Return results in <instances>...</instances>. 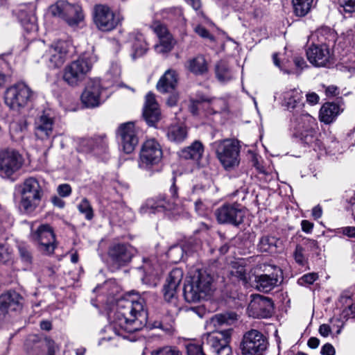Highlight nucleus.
Here are the masks:
<instances>
[{"instance_id":"obj_10","label":"nucleus","mask_w":355,"mask_h":355,"mask_svg":"<svg viewBox=\"0 0 355 355\" xmlns=\"http://www.w3.org/2000/svg\"><path fill=\"white\" fill-rule=\"evenodd\" d=\"M107 88L97 78L89 79L82 92L80 100L83 105L87 108L98 107L110 96Z\"/></svg>"},{"instance_id":"obj_22","label":"nucleus","mask_w":355,"mask_h":355,"mask_svg":"<svg viewBox=\"0 0 355 355\" xmlns=\"http://www.w3.org/2000/svg\"><path fill=\"white\" fill-rule=\"evenodd\" d=\"M21 296L15 291H8L0 295V318L10 312L19 311L22 307Z\"/></svg>"},{"instance_id":"obj_26","label":"nucleus","mask_w":355,"mask_h":355,"mask_svg":"<svg viewBox=\"0 0 355 355\" xmlns=\"http://www.w3.org/2000/svg\"><path fill=\"white\" fill-rule=\"evenodd\" d=\"M178 80L179 74L177 71L168 69L159 79L156 89L162 94L173 93L178 86Z\"/></svg>"},{"instance_id":"obj_1","label":"nucleus","mask_w":355,"mask_h":355,"mask_svg":"<svg viewBox=\"0 0 355 355\" xmlns=\"http://www.w3.org/2000/svg\"><path fill=\"white\" fill-rule=\"evenodd\" d=\"M113 311L112 331L115 335L123 339L135 340L130 334L141 329L147 318L144 300L137 294H125L112 299Z\"/></svg>"},{"instance_id":"obj_64","label":"nucleus","mask_w":355,"mask_h":355,"mask_svg":"<svg viewBox=\"0 0 355 355\" xmlns=\"http://www.w3.org/2000/svg\"><path fill=\"white\" fill-rule=\"evenodd\" d=\"M223 347L214 352L216 355H232V348L229 343L223 346Z\"/></svg>"},{"instance_id":"obj_24","label":"nucleus","mask_w":355,"mask_h":355,"mask_svg":"<svg viewBox=\"0 0 355 355\" xmlns=\"http://www.w3.org/2000/svg\"><path fill=\"white\" fill-rule=\"evenodd\" d=\"M110 284L107 281H105L103 284L98 285L94 289V292L97 293V297L96 301L99 304L95 303V301L92 300V304L96 307L100 308V305L104 309L103 311L101 309H99L101 314H105L107 317L108 324H111L110 320V315L111 313V304L110 303Z\"/></svg>"},{"instance_id":"obj_3","label":"nucleus","mask_w":355,"mask_h":355,"mask_svg":"<svg viewBox=\"0 0 355 355\" xmlns=\"http://www.w3.org/2000/svg\"><path fill=\"white\" fill-rule=\"evenodd\" d=\"M317 37L320 44H313L306 51L309 62L316 67H325L333 56L331 48L336 41V33L328 28H322L317 31Z\"/></svg>"},{"instance_id":"obj_2","label":"nucleus","mask_w":355,"mask_h":355,"mask_svg":"<svg viewBox=\"0 0 355 355\" xmlns=\"http://www.w3.org/2000/svg\"><path fill=\"white\" fill-rule=\"evenodd\" d=\"M216 289L214 277L205 270H196L184 286V296L188 302L209 298Z\"/></svg>"},{"instance_id":"obj_38","label":"nucleus","mask_w":355,"mask_h":355,"mask_svg":"<svg viewBox=\"0 0 355 355\" xmlns=\"http://www.w3.org/2000/svg\"><path fill=\"white\" fill-rule=\"evenodd\" d=\"M281 241L275 236H263L257 245L258 250L262 252H276Z\"/></svg>"},{"instance_id":"obj_29","label":"nucleus","mask_w":355,"mask_h":355,"mask_svg":"<svg viewBox=\"0 0 355 355\" xmlns=\"http://www.w3.org/2000/svg\"><path fill=\"white\" fill-rule=\"evenodd\" d=\"M142 268L145 273L144 277L142 278L143 282L152 287L156 286L162 272L157 263L153 260L144 259Z\"/></svg>"},{"instance_id":"obj_35","label":"nucleus","mask_w":355,"mask_h":355,"mask_svg":"<svg viewBox=\"0 0 355 355\" xmlns=\"http://www.w3.org/2000/svg\"><path fill=\"white\" fill-rule=\"evenodd\" d=\"M204 153V147L201 142L195 141L191 146L182 149L180 153V157L185 159L198 161L201 159Z\"/></svg>"},{"instance_id":"obj_32","label":"nucleus","mask_w":355,"mask_h":355,"mask_svg":"<svg viewBox=\"0 0 355 355\" xmlns=\"http://www.w3.org/2000/svg\"><path fill=\"white\" fill-rule=\"evenodd\" d=\"M342 111L343 108L340 105L335 103H326L320 110V120L326 124H329L336 119Z\"/></svg>"},{"instance_id":"obj_12","label":"nucleus","mask_w":355,"mask_h":355,"mask_svg":"<svg viewBox=\"0 0 355 355\" xmlns=\"http://www.w3.org/2000/svg\"><path fill=\"white\" fill-rule=\"evenodd\" d=\"M268 346L267 338L259 331L251 329L243 336L240 355H264Z\"/></svg>"},{"instance_id":"obj_49","label":"nucleus","mask_w":355,"mask_h":355,"mask_svg":"<svg viewBox=\"0 0 355 355\" xmlns=\"http://www.w3.org/2000/svg\"><path fill=\"white\" fill-rule=\"evenodd\" d=\"M26 130V123L25 121H21L19 123H12L10 125V131L12 136L14 134L19 135L17 136L16 139H22L25 135Z\"/></svg>"},{"instance_id":"obj_43","label":"nucleus","mask_w":355,"mask_h":355,"mask_svg":"<svg viewBox=\"0 0 355 355\" xmlns=\"http://www.w3.org/2000/svg\"><path fill=\"white\" fill-rule=\"evenodd\" d=\"M95 140L98 141L94 143L95 152L94 155L101 156L109 150L108 139L105 135L95 136Z\"/></svg>"},{"instance_id":"obj_60","label":"nucleus","mask_w":355,"mask_h":355,"mask_svg":"<svg viewBox=\"0 0 355 355\" xmlns=\"http://www.w3.org/2000/svg\"><path fill=\"white\" fill-rule=\"evenodd\" d=\"M153 29L159 37V40L162 37H164L165 36L170 35L166 27L161 24H154Z\"/></svg>"},{"instance_id":"obj_52","label":"nucleus","mask_w":355,"mask_h":355,"mask_svg":"<svg viewBox=\"0 0 355 355\" xmlns=\"http://www.w3.org/2000/svg\"><path fill=\"white\" fill-rule=\"evenodd\" d=\"M304 252V249L303 247L300 245H297L293 252V257L295 262L300 266H304L307 262V259Z\"/></svg>"},{"instance_id":"obj_53","label":"nucleus","mask_w":355,"mask_h":355,"mask_svg":"<svg viewBox=\"0 0 355 355\" xmlns=\"http://www.w3.org/2000/svg\"><path fill=\"white\" fill-rule=\"evenodd\" d=\"M338 4L343 9L340 12L349 14L355 12V0H338Z\"/></svg>"},{"instance_id":"obj_54","label":"nucleus","mask_w":355,"mask_h":355,"mask_svg":"<svg viewBox=\"0 0 355 355\" xmlns=\"http://www.w3.org/2000/svg\"><path fill=\"white\" fill-rule=\"evenodd\" d=\"M228 322V318L224 314H216L211 317L209 320L210 325L217 328Z\"/></svg>"},{"instance_id":"obj_16","label":"nucleus","mask_w":355,"mask_h":355,"mask_svg":"<svg viewBox=\"0 0 355 355\" xmlns=\"http://www.w3.org/2000/svg\"><path fill=\"white\" fill-rule=\"evenodd\" d=\"M139 130L134 122L121 123L116 130L120 148L126 154L132 153L139 143Z\"/></svg>"},{"instance_id":"obj_11","label":"nucleus","mask_w":355,"mask_h":355,"mask_svg":"<svg viewBox=\"0 0 355 355\" xmlns=\"http://www.w3.org/2000/svg\"><path fill=\"white\" fill-rule=\"evenodd\" d=\"M163 157V150L160 144L155 139H148L141 145L138 164L139 168L151 170L158 165Z\"/></svg>"},{"instance_id":"obj_7","label":"nucleus","mask_w":355,"mask_h":355,"mask_svg":"<svg viewBox=\"0 0 355 355\" xmlns=\"http://www.w3.org/2000/svg\"><path fill=\"white\" fill-rule=\"evenodd\" d=\"M35 97V92L24 82H19L8 87L5 92V103L13 110L28 106Z\"/></svg>"},{"instance_id":"obj_33","label":"nucleus","mask_w":355,"mask_h":355,"mask_svg":"<svg viewBox=\"0 0 355 355\" xmlns=\"http://www.w3.org/2000/svg\"><path fill=\"white\" fill-rule=\"evenodd\" d=\"M256 288L262 292L268 293L278 285L279 278L277 273L261 275L256 277Z\"/></svg>"},{"instance_id":"obj_4","label":"nucleus","mask_w":355,"mask_h":355,"mask_svg":"<svg viewBox=\"0 0 355 355\" xmlns=\"http://www.w3.org/2000/svg\"><path fill=\"white\" fill-rule=\"evenodd\" d=\"M97 61V56L92 51L85 52L76 60L65 67L63 80L70 86L78 85L92 70Z\"/></svg>"},{"instance_id":"obj_28","label":"nucleus","mask_w":355,"mask_h":355,"mask_svg":"<svg viewBox=\"0 0 355 355\" xmlns=\"http://www.w3.org/2000/svg\"><path fill=\"white\" fill-rule=\"evenodd\" d=\"M110 9L108 6L98 4L94 8V21L98 29L101 31H111Z\"/></svg>"},{"instance_id":"obj_46","label":"nucleus","mask_w":355,"mask_h":355,"mask_svg":"<svg viewBox=\"0 0 355 355\" xmlns=\"http://www.w3.org/2000/svg\"><path fill=\"white\" fill-rule=\"evenodd\" d=\"M164 18L171 21H184L182 10L179 7H173L164 9L162 12Z\"/></svg>"},{"instance_id":"obj_55","label":"nucleus","mask_w":355,"mask_h":355,"mask_svg":"<svg viewBox=\"0 0 355 355\" xmlns=\"http://www.w3.org/2000/svg\"><path fill=\"white\" fill-rule=\"evenodd\" d=\"M318 278V275L315 272H311L304 275L302 277H300L297 283L300 286H304L307 284H312L315 281H316Z\"/></svg>"},{"instance_id":"obj_50","label":"nucleus","mask_w":355,"mask_h":355,"mask_svg":"<svg viewBox=\"0 0 355 355\" xmlns=\"http://www.w3.org/2000/svg\"><path fill=\"white\" fill-rule=\"evenodd\" d=\"M78 209L81 214L85 215L87 220H89L93 218V209L87 199L83 198L78 204Z\"/></svg>"},{"instance_id":"obj_9","label":"nucleus","mask_w":355,"mask_h":355,"mask_svg":"<svg viewBox=\"0 0 355 355\" xmlns=\"http://www.w3.org/2000/svg\"><path fill=\"white\" fill-rule=\"evenodd\" d=\"M49 12L62 19L71 28L78 27L84 20L83 9L79 4H71L62 0L49 6Z\"/></svg>"},{"instance_id":"obj_39","label":"nucleus","mask_w":355,"mask_h":355,"mask_svg":"<svg viewBox=\"0 0 355 355\" xmlns=\"http://www.w3.org/2000/svg\"><path fill=\"white\" fill-rule=\"evenodd\" d=\"M166 136L170 141L180 143L186 139L187 130L186 128L182 125H171L167 129Z\"/></svg>"},{"instance_id":"obj_14","label":"nucleus","mask_w":355,"mask_h":355,"mask_svg":"<svg viewBox=\"0 0 355 355\" xmlns=\"http://www.w3.org/2000/svg\"><path fill=\"white\" fill-rule=\"evenodd\" d=\"M30 240L45 254H53L56 248L55 235L48 224L40 225L36 230L32 227Z\"/></svg>"},{"instance_id":"obj_63","label":"nucleus","mask_w":355,"mask_h":355,"mask_svg":"<svg viewBox=\"0 0 355 355\" xmlns=\"http://www.w3.org/2000/svg\"><path fill=\"white\" fill-rule=\"evenodd\" d=\"M336 351L331 344L326 343L321 349L322 355H335Z\"/></svg>"},{"instance_id":"obj_59","label":"nucleus","mask_w":355,"mask_h":355,"mask_svg":"<svg viewBox=\"0 0 355 355\" xmlns=\"http://www.w3.org/2000/svg\"><path fill=\"white\" fill-rule=\"evenodd\" d=\"M10 252L6 245L0 243V263H5L10 259Z\"/></svg>"},{"instance_id":"obj_18","label":"nucleus","mask_w":355,"mask_h":355,"mask_svg":"<svg viewBox=\"0 0 355 355\" xmlns=\"http://www.w3.org/2000/svg\"><path fill=\"white\" fill-rule=\"evenodd\" d=\"M252 298L248 305V312L253 318H266L271 315L273 304L268 297L260 295H252Z\"/></svg>"},{"instance_id":"obj_47","label":"nucleus","mask_w":355,"mask_h":355,"mask_svg":"<svg viewBox=\"0 0 355 355\" xmlns=\"http://www.w3.org/2000/svg\"><path fill=\"white\" fill-rule=\"evenodd\" d=\"M97 142L98 141L95 140V137L91 138H82L79 141L78 150L83 153H91L94 155V143Z\"/></svg>"},{"instance_id":"obj_34","label":"nucleus","mask_w":355,"mask_h":355,"mask_svg":"<svg viewBox=\"0 0 355 355\" xmlns=\"http://www.w3.org/2000/svg\"><path fill=\"white\" fill-rule=\"evenodd\" d=\"M186 68L196 75H203L208 71V64L203 55H199L189 59L185 64Z\"/></svg>"},{"instance_id":"obj_45","label":"nucleus","mask_w":355,"mask_h":355,"mask_svg":"<svg viewBox=\"0 0 355 355\" xmlns=\"http://www.w3.org/2000/svg\"><path fill=\"white\" fill-rule=\"evenodd\" d=\"M173 44V40L170 34L159 39V43L155 46V49L159 53H165L171 51Z\"/></svg>"},{"instance_id":"obj_36","label":"nucleus","mask_w":355,"mask_h":355,"mask_svg":"<svg viewBox=\"0 0 355 355\" xmlns=\"http://www.w3.org/2000/svg\"><path fill=\"white\" fill-rule=\"evenodd\" d=\"M302 92L297 89H291L284 93V105L288 110L300 108L302 103Z\"/></svg>"},{"instance_id":"obj_57","label":"nucleus","mask_w":355,"mask_h":355,"mask_svg":"<svg viewBox=\"0 0 355 355\" xmlns=\"http://www.w3.org/2000/svg\"><path fill=\"white\" fill-rule=\"evenodd\" d=\"M187 352L188 355H205L202 347L193 343H190L187 345Z\"/></svg>"},{"instance_id":"obj_31","label":"nucleus","mask_w":355,"mask_h":355,"mask_svg":"<svg viewBox=\"0 0 355 355\" xmlns=\"http://www.w3.org/2000/svg\"><path fill=\"white\" fill-rule=\"evenodd\" d=\"M18 19L24 31L28 33L37 31V18L32 9H20L18 13Z\"/></svg>"},{"instance_id":"obj_17","label":"nucleus","mask_w":355,"mask_h":355,"mask_svg":"<svg viewBox=\"0 0 355 355\" xmlns=\"http://www.w3.org/2000/svg\"><path fill=\"white\" fill-rule=\"evenodd\" d=\"M55 116L51 109H44L39 112L35 119V135L41 140L49 139L53 135Z\"/></svg>"},{"instance_id":"obj_25","label":"nucleus","mask_w":355,"mask_h":355,"mask_svg":"<svg viewBox=\"0 0 355 355\" xmlns=\"http://www.w3.org/2000/svg\"><path fill=\"white\" fill-rule=\"evenodd\" d=\"M182 278L183 272L181 269L175 268L171 271L163 288L164 297L166 302H173L175 300L177 289Z\"/></svg>"},{"instance_id":"obj_8","label":"nucleus","mask_w":355,"mask_h":355,"mask_svg":"<svg viewBox=\"0 0 355 355\" xmlns=\"http://www.w3.org/2000/svg\"><path fill=\"white\" fill-rule=\"evenodd\" d=\"M315 119L308 113L294 114L291 119V128L295 137L304 144L311 146L316 141L313 126Z\"/></svg>"},{"instance_id":"obj_40","label":"nucleus","mask_w":355,"mask_h":355,"mask_svg":"<svg viewBox=\"0 0 355 355\" xmlns=\"http://www.w3.org/2000/svg\"><path fill=\"white\" fill-rule=\"evenodd\" d=\"M148 50V44L142 35L135 37L132 44V53L130 56L133 60L143 56Z\"/></svg>"},{"instance_id":"obj_61","label":"nucleus","mask_w":355,"mask_h":355,"mask_svg":"<svg viewBox=\"0 0 355 355\" xmlns=\"http://www.w3.org/2000/svg\"><path fill=\"white\" fill-rule=\"evenodd\" d=\"M46 348L47 349L46 355H55V353L58 349V346L55 345L53 340L46 339L44 343V349Z\"/></svg>"},{"instance_id":"obj_20","label":"nucleus","mask_w":355,"mask_h":355,"mask_svg":"<svg viewBox=\"0 0 355 355\" xmlns=\"http://www.w3.org/2000/svg\"><path fill=\"white\" fill-rule=\"evenodd\" d=\"M68 51V44L65 41L59 40L53 44L44 55L48 60L49 67H60L65 61Z\"/></svg>"},{"instance_id":"obj_27","label":"nucleus","mask_w":355,"mask_h":355,"mask_svg":"<svg viewBox=\"0 0 355 355\" xmlns=\"http://www.w3.org/2000/svg\"><path fill=\"white\" fill-rule=\"evenodd\" d=\"M143 116L149 125H154L160 119V110L155 95L149 92L146 96Z\"/></svg>"},{"instance_id":"obj_6","label":"nucleus","mask_w":355,"mask_h":355,"mask_svg":"<svg viewBox=\"0 0 355 355\" xmlns=\"http://www.w3.org/2000/svg\"><path fill=\"white\" fill-rule=\"evenodd\" d=\"M24 159L19 152L12 148L0 149V178L14 182L20 173Z\"/></svg>"},{"instance_id":"obj_15","label":"nucleus","mask_w":355,"mask_h":355,"mask_svg":"<svg viewBox=\"0 0 355 355\" xmlns=\"http://www.w3.org/2000/svg\"><path fill=\"white\" fill-rule=\"evenodd\" d=\"M215 216L220 224L238 226L243 222L245 211L237 203H226L216 209Z\"/></svg>"},{"instance_id":"obj_56","label":"nucleus","mask_w":355,"mask_h":355,"mask_svg":"<svg viewBox=\"0 0 355 355\" xmlns=\"http://www.w3.org/2000/svg\"><path fill=\"white\" fill-rule=\"evenodd\" d=\"M119 36H115L112 39V50L116 53H119L121 49L122 44L125 42V37L121 35V31H119Z\"/></svg>"},{"instance_id":"obj_19","label":"nucleus","mask_w":355,"mask_h":355,"mask_svg":"<svg viewBox=\"0 0 355 355\" xmlns=\"http://www.w3.org/2000/svg\"><path fill=\"white\" fill-rule=\"evenodd\" d=\"M175 178H173V184L169 189L171 198L166 199L164 196H160L157 200H148L145 207L141 208V211L144 213H155L156 211L161 209H171L175 204V200L178 198V188L175 184Z\"/></svg>"},{"instance_id":"obj_44","label":"nucleus","mask_w":355,"mask_h":355,"mask_svg":"<svg viewBox=\"0 0 355 355\" xmlns=\"http://www.w3.org/2000/svg\"><path fill=\"white\" fill-rule=\"evenodd\" d=\"M18 250L21 261L25 266H30L33 262V254L30 247L21 243L18 245Z\"/></svg>"},{"instance_id":"obj_30","label":"nucleus","mask_w":355,"mask_h":355,"mask_svg":"<svg viewBox=\"0 0 355 355\" xmlns=\"http://www.w3.org/2000/svg\"><path fill=\"white\" fill-rule=\"evenodd\" d=\"M230 274L232 277L241 281L243 284L246 285L251 279L250 268L247 267L246 261L244 259H239L232 262Z\"/></svg>"},{"instance_id":"obj_42","label":"nucleus","mask_w":355,"mask_h":355,"mask_svg":"<svg viewBox=\"0 0 355 355\" xmlns=\"http://www.w3.org/2000/svg\"><path fill=\"white\" fill-rule=\"evenodd\" d=\"M313 0H293L294 12L300 17L305 16L311 10Z\"/></svg>"},{"instance_id":"obj_37","label":"nucleus","mask_w":355,"mask_h":355,"mask_svg":"<svg viewBox=\"0 0 355 355\" xmlns=\"http://www.w3.org/2000/svg\"><path fill=\"white\" fill-rule=\"evenodd\" d=\"M216 77L222 83H227L233 79L234 73L225 60H220L215 67Z\"/></svg>"},{"instance_id":"obj_58","label":"nucleus","mask_w":355,"mask_h":355,"mask_svg":"<svg viewBox=\"0 0 355 355\" xmlns=\"http://www.w3.org/2000/svg\"><path fill=\"white\" fill-rule=\"evenodd\" d=\"M72 189L69 184H61L57 188L58 195L62 198H67L71 193Z\"/></svg>"},{"instance_id":"obj_62","label":"nucleus","mask_w":355,"mask_h":355,"mask_svg":"<svg viewBox=\"0 0 355 355\" xmlns=\"http://www.w3.org/2000/svg\"><path fill=\"white\" fill-rule=\"evenodd\" d=\"M112 187L116 190V193L119 194L120 196L123 195V191L128 188L127 184L122 183L119 180L112 181Z\"/></svg>"},{"instance_id":"obj_5","label":"nucleus","mask_w":355,"mask_h":355,"mask_svg":"<svg viewBox=\"0 0 355 355\" xmlns=\"http://www.w3.org/2000/svg\"><path fill=\"white\" fill-rule=\"evenodd\" d=\"M19 207L26 214L33 213L40 205L44 196V189L37 179L30 177L19 185Z\"/></svg>"},{"instance_id":"obj_13","label":"nucleus","mask_w":355,"mask_h":355,"mask_svg":"<svg viewBox=\"0 0 355 355\" xmlns=\"http://www.w3.org/2000/svg\"><path fill=\"white\" fill-rule=\"evenodd\" d=\"M218 159L226 170H232L240 163V148L237 141L225 139L216 142Z\"/></svg>"},{"instance_id":"obj_51","label":"nucleus","mask_w":355,"mask_h":355,"mask_svg":"<svg viewBox=\"0 0 355 355\" xmlns=\"http://www.w3.org/2000/svg\"><path fill=\"white\" fill-rule=\"evenodd\" d=\"M151 355H182V352L175 347L165 346L155 349L151 352Z\"/></svg>"},{"instance_id":"obj_41","label":"nucleus","mask_w":355,"mask_h":355,"mask_svg":"<svg viewBox=\"0 0 355 355\" xmlns=\"http://www.w3.org/2000/svg\"><path fill=\"white\" fill-rule=\"evenodd\" d=\"M44 340H37L36 337L29 338L26 343V347L29 355H43L44 352Z\"/></svg>"},{"instance_id":"obj_48","label":"nucleus","mask_w":355,"mask_h":355,"mask_svg":"<svg viewBox=\"0 0 355 355\" xmlns=\"http://www.w3.org/2000/svg\"><path fill=\"white\" fill-rule=\"evenodd\" d=\"M167 256L173 263H178L184 256V249L180 245H174L169 248Z\"/></svg>"},{"instance_id":"obj_23","label":"nucleus","mask_w":355,"mask_h":355,"mask_svg":"<svg viewBox=\"0 0 355 355\" xmlns=\"http://www.w3.org/2000/svg\"><path fill=\"white\" fill-rule=\"evenodd\" d=\"M232 329L222 331H214L204 334L202 337L203 345H206L214 352L227 343H230L232 336Z\"/></svg>"},{"instance_id":"obj_21","label":"nucleus","mask_w":355,"mask_h":355,"mask_svg":"<svg viewBox=\"0 0 355 355\" xmlns=\"http://www.w3.org/2000/svg\"><path fill=\"white\" fill-rule=\"evenodd\" d=\"M136 253L129 244L118 243L112 246V271L125 266Z\"/></svg>"}]
</instances>
